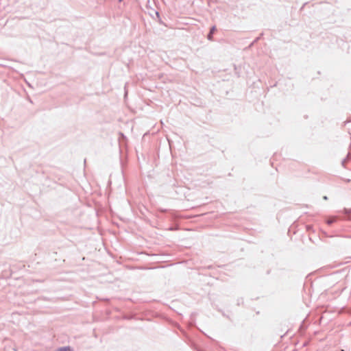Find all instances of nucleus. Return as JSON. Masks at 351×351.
Masks as SVG:
<instances>
[{
  "instance_id": "nucleus-2",
  "label": "nucleus",
  "mask_w": 351,
  "mask_h": 351,
  "mask_svg": "<svg viewBox=\"0 0 351 351\" xmlns=\"http://www.w3.org/2000/svg\"><path fill=\"white\" fill-rule=\"evenodd\" d=\"M56 351H73L70 346H64L58 348Z\"/></svg>"
},
{
  "instance_id": "nucleus-4",
  "label": "nucleus",
  "mask_w": 351,
  "mask_h": 351,
  "mask_svg": "<svg viewBox=\"0 0 351 351\" xmlns=\"http://www.w3.org/2000/svg\"><path fill=\"white\" fill-rule=\"evenodd\" d=\"M344 211H345V213H351V210H347V209H346V208L344 209Z\"/></svg>"
},
{
  "instance_id": "nucleus-6",
  "label": "nucleus",
  "mask_w": 351,
  "mask_h": 351,
  "mask_svg": "<svg viewBox=\"0 0 351 351\" xmlns=\"http://www.w3.org/2000/svg\"><path fill=\"white\" fill-rule=\"evenodd\" d=\"M345 161H346V160L342 161L343 165H344Z\"/></svg>"
},
{
  "instance_id": "nucleus-5",
  "label": "nucleus",
  "mask_w": 351,
  "mask_h": 351,
  "mask_svg": "<svg viewBox=\"0 0 351 351\" xmlns=\"http://www.w3.org/2000/svg\"><path fill=\"white\" fill-rule=\"evenodd\" d=\"M324 199H327V197H326V196H324Z\"/></svg>"
},
{
  "instance_id": "nucleus-1",
  "label": "nucleus",
  "mask_w": 351,
  "mask_h": 351,
  "mask_svg": "<svg viewBox=\"0 0 351 351\" xmlns=\"http://www.w3.org/2000/svg\"><path fill=\"white\" fill-rule=\"evenodd\" d=\"M215 26H213L210 30L209 34L207 36V38L209 40H213V34L215 31Z\"/></svg>"
},
{
  "instance_id": "nucleus-7",
  "label": "nucleus",
  "mask_w": 351,
  "mask_h": 351,
  "mask_svg": "<svg viewBox=\"0 0 351 351\" xmlns=\"http://www.w3.org/2000/svg\"><path fill=\"white\" fill-rule=\"evenodd\" d=\"M122 0H119V1H121Z\"/></svg>"
},
{
  "instance_id": "nucleus-3",
  "label": "nucleus",
  "mask_w": 351,
  "mask_h": 351,
  "mask_svg": "<svg viewBox=\"0 0 351 351\" xmlns=\"http://www.w3.org/2000/svg\"><path fill=\"white\" fill-rule=\"evenodd\" d=\"M335 221V218H333V219H330L328 220H327V223L330 225L331 223H332L334 221Z\"/></svg>"
}]
</instances>
